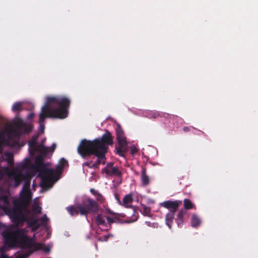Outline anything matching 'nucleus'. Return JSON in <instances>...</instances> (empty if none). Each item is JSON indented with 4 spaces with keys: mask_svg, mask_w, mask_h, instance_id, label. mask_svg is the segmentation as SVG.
<instances>
[{
    "mask_svg": "<svg viewBox=\"0 0 258 258\" xmlns=\"http://www.w3.org/2000/svg\"><path fill=\"white\" fill-rule=\"evenodd\" d=\"M34 113H30L28 116V119H32L34 117Z\"/></svg>",
    "mask_w": 258,
    "mask_h": 258,
    "instance_id": "obj_47",
    "label": "nucleus"
},
{
    "mask_svg": "<svg viewBox=\"0 0 258 258\" xmlns=\"http://www.w3.org/2000/svg\"><path fill=\"white\" fill-rule=\"evenodd\" d=\"M106 213H108V214H110V215H113V216L114 215H115V213H114V212H112V211L110 209H107L106 210Z\"/></svg>",
    "mask_w": 258,
    "mask_h": 258,
    "instance_id": "obj_43",
    "label": "nucleus"
},
{
    "mask_svg": "<svg viewBox=\"0 0 258 258\" xmlns=\"http://www.w3.org/2000/svg\"><path fill=\"white\" fill-rule=\"evenodd\" d=\"M0 258H11L10 256L7 255L5 254L4 253H1Z\"/></svg>",
    "mask_w": 258,
    "mask_h": 258,
    "instance_id": "obj_45",
    "label": "nucleus"
},
{
    "mask_svg": "<svg viewBox=\"0 0 258 258\" xmlns=\"http://www.w3.org/2000/svg\"><path fill=\"white\" fill-rule=\"evenodd\" d=\"M4 155L8 165L10 166H13L14 165L13 154L10 152H6L4 153Z\"/></svg>",
    "mask_w": 258,
    "mask_h": 258,
    "instance_id": "obj_23",
    "label": "nucleus"
},
{
    "mask_svg": "<svg viewBox=\"0 0 258 258\" xmlns=\"http://www.w3.org/2000/svg\"><path fill=\"white\" fill-rule=\"evenodd\" d=\"M20 235L21 232L19 229L14 231H5L3 233L5 242L9 245H13L17 242Z\"/></svg>",
    "mask_w": 258,
    "mask_h": 258,
    "instance_id": "obj_9",
    "label": "nucleus"
},
{
    "mask_svg": "<svg viewBox=\"0 0 258 258\" xmlns=\"http://www.w3.org/2000/svg\"><path fill=\"white\" fill-rule=\"evenodd\" d=\"M96 156L97 157V159L96 161L95 162V165H97V168H98L99 165L100 164H101L100 156Z\"/></svg>",
    "mask_w": 258,
    "mask_h": 258,
    "instance_id": "obj_39",
    "label": "nucleus"
},
{
    "mask_svg": "<svg viewBox=\"0 0 258 258\" xmlns=\"http://www.w3.org/2000/svg\"><path fill=\"white\" fill-rule=\"evenodd\" d=\"M150 115L151 117L153 118H156L159 116V114L156 112H151Z\"/></svg>",
    "mask_w": 258,
    "mask_h": 258,
    "instance_id": "obj_40",
    "label": "nucleus"
},
{
    "mask_svg": "<svg viewBox=\"0 0 258 258\" xmlns=\"http://www.w3.org/2000/svg\"><path fill=\"white\" fill-rule=\"evenodd\" d=\"M30 180L27 179L25 181V183L23 184L22 190H30Z\"/></svg>",
    "mask_w": 258,
    "mask_h": 258,
    "instance_id": "obj_33",
    "label": "nucleus"
},
{
    "mask_svg": "<svg viewBox=\"0 0 258 258\" xmlns=\"http://www.w3.org/2000/svg\"><path fill=\"white\" fill-rule=\"evenodd\" d=\"M33 220H36V224L32 227H29L31 228L32 231H36L37 230L41 225H43L46 224L48 221L46 214H44L39 220L38 219H34Z\"/></svg>",
    "mask_w": 258,
    "mask_h": 258,
    "instance_id": "obj_15",
    "label": "nucleus"
},
{
    "mask_svg": "<svg viewBox=\"0 0 258 258\" xmlns=\"http://www.w3.org/2000/svg\"><path fill=\"white\" fill-rule=\"evenodd\" d=\"M55 148H56V145L55 144H53L52 146H51L52 150L53 151L54 150Z\"/></svg>",
    "mask_w": 258,
    "mask_h": 258,
    "instance_id": "obj_50",
    "label": "nucleus"
},
{
    "mask_svg": "<svg viewBox=\"0 0 258 258\" xmlns=\"http://www.w3.org/2000/svg\"><path fill=\"white\" fill-rule=\"evenodd\" d=\"M183 206L185 210H190L192 209H196V207L194 204L191 202V201L188 199H185L183 200Z\"/></svg>",
    "mask_w": 258,
    "mask_h": 258,
    "instance_id": "obj_28",
    "label": "nucleus"
},
{
    "mask_svg": "<svg viewBox=\"0 0 258 258\" xmlns=\"http://www.w3.org/2000/svg\"><path fill=\"white\" fill-rule=\"evenodd\" d=\"M143 212L142 214L146 216H150L151 215V208L149 207H147L144 205H142Z\"/></svg>",
    "mask_w": 258,
    "mask_h": 258,
    "instance_id": "obj_31",
    "label": "nucleus"
},
{
    "mask_svg": "<svg viewBox=\"0 0 258 258\" xmlns=\"http://www.w3.org/2000/svg\"><path fill=\"white\" fill-rule=\"evenodd\" d=\"M95 222L98 225L107 226L104 217L101 214H97L95 218Z\"/></svg>",
    "mask_w": 258,
    "mask_h": 258,
    "instance_id": "obj_25",
    "label": "nucleus"
},
{
    "mask_svg": "<svg viewBox=\"0 0 258 258\" xmlns=\"http://www.w3.org/2000/svg\"><path fill=\"white\" fill-rule=\"evenodd\" d=\"M84 166H86L90 168H97V165H95V163H93L92 161L86 162L83 164Z\"/></svg>",
    "mask_w": 258,
    "mask_h": 258,
    "instance_id": "obj_34",
    "label": "nucleus"
},
{
    "mask_svg": "<svg viewBox=\"0 0 258 258\" xmlns=\"http://www.w3.org/2000/svg\"><path fill=\"white\" fill-rule=\"evenodd\" d=\"M28 203H27L24 199H21L20 198L19 200L15 201L14 202V207L13 208L22 210V208L24 207H26L28 206Z\"/></svg>",
    "mask_w": 258,
    "mask_h": 258,
    "instance_id": "obj_19",
    "label": "nucleus"
},
{
    "mask_svg": "<svg viewBox=\"0 0 258 258\" xmlns=\"http://www.w3.org/2000/svg\"><path fill=\"white\" fill-rule=\"evenodd\" d=\"M113 216H114L113 219H114V220L116 221V222H117L119 223H123L121 219H120L119 217H124L125 216V215L124 214H119L115 213V214Z\"/></svg>",
    "mask_w": 258,
    "mask_h": 258,
    "instance_id": "obj_32",
    "label": "nucleus"
},
{
    "mask_svg": "<svg viewBox=\"0 0 258 258\" xmlns=\"http://www.w3.org/2000/svg\"><path fill=\"white\" fill-rule=\"evenodd\" d=\"M103 171L108 175H114L117 176H121L122 175L121 172L118 169L117 167H113L111 170L104 168Z\"/></svg>",
    "mask_w": 258,
    "mask_h": 258,
    "instance_id": "obj_17",
    "label": "nucleus"
},
{
    "mask_svg": "<svg viewBox=\"0 0 258 258\" xmlns=\"http://www.w3.org/2000/svg\"><path fill=\"white\" fill-rule=\"evenodd\" d=\"M16 125L17 127V131L19 132L21 130H23V133L24 134L29 133L32 131L33 128V125L32 124L26 123L21 119H19L17 120L16 122ZM15 130H16V129ZM19 134L20 135V134Z\"/></svg>",
    "mask_w": 258,
    "mask_h": 258,
    "instance_id": "obj_12",
    "label": "nucleus"
},
{
    "mask_svg": "<svg viewBox=\"0 0 258 258\" xmlns=\"http://www.w3.org/2000/svg\"><path fill=\"white\" fill-rule=\"evenodd\" d=\"M174 212H169L165 216L166 224L171 229L175 215Z\"/></svg>",
    "mask_w": 258,
    "mask_h": 258,
    "instance_id": "obj_21",
    "label": "nucleus"
},
{
    "mask_svg": "<svg viewBox=\"0 0 258 258\" xmlns=\"http://www.w3.org/2000/svg\"><path fill=\"white\" fill-rule=\"evenodd\" d=\"M21 135H20L18 131L11 128L8 131L6 137L0 136V153L2 151V145L4 144L7 146L12 147H21L20 140Z\"/></svg>",
    "mask_w": 258,
    "mask_h": 258,
    "instance_id": "obj_5",
    "label": "nucleus"
},
{
    "mask_svg": "<svg viewBox=\"0 0 258 258\" xmlns=\"http://www.w3.org/2000/svg\"><path fill=\"white\" fill-rule=\"evenodd\" d=\"M106 218L107 220L108 224H109L110 225L113 223H116V221L114 220L113 218H111L109 216H106Z\"/></svg>",
    "mask_w": 258,
    "mask_h": 258,
    "instance_id": "obj_37",
    "label": "nucleus"
},
{
    "mask_svg": "<svg viewBox=\"0 0 258 258\" xmlns=\"http://www.w3.org/2000/svg\"><path fill=\"white\" fill-rule=\"evenodd\" d=\"M44 251L46 252H48L50 250L49 249V248L48 247H45L44 248Z\"/></svg>",
    "mask_w": 258,
    "mask_h": 258,
    "instance_id": "obj_48",
    "label": "nucleus"
},
{
    "mask_svg": "<svg viewBox=\"0 0 258 258\" xmlns=\"http://www.w3.org/2000/svg\"><path fill=\"white\" fill-rule=\"evenodd\" d=\"M67 211L72 216H76L79 215L80 213V211L79 209L78 208V206L77 207H75L73 206L68 207L66 208Z\"/></svg>",
    "mask_w": 258,
    "mask_h": 258,
    "instance_id": "obj_24",
    "label": "nucleus"
},
{
    "mask_svg": "<svg viewBox=\"0 0 258 258\" xmlns=\"http://www.w3.org/2000/svg\"><path fill=\"white\" fill-rule=\"evenodd\" d=\"M113 163L112 162H109L107 163V166L105 168H107V169H110L112 168L113 167Z\"/></svg>",
    "mask_w": 258,
    "mask_h": 258,
    "instance_id": "obj_42",
    "label": "nucleus"
},
{
    "mask_svg": "<svg viewBox=\"0 0 258 258\" xmlns=\"http://www.w3.org/2000/svg\"><path fill=\"white\" fill-rule=\"evenodd\" d=\"M137 152V149L136 147H134L131 149V153L132 154L136 153Z\"/></svg>",
    "mask_w": 258,
    "mask_h": 258,
    "instance_id": "obj_44",
    "label": "nucleus"
},
{
    "mask_svg": "<svg viewBox=\"0 0 258 258\" xmlns=\"http://www.w3.org/2000/svg\"><path fill=\"white\" fill-rule=\"evenodd\" d=\"M68 164V162L67 160L64 158H61L59 161L58 164L57 165L56 169L54 170L55 175H59L60 174L62 170L65 167V166Z\"/></svg>",
    "mask_w": 258,
    "mask_h": 258,
    "instance_id": "obj_18",
    "label": "nucleus"
},
{
    "mask_svg": "<svg viewBox=\"0 0 258 258\" xmlns=\"http://www.w3.org/2000/svg\"><path fill=\"white\" fill-rule=\"evenodd\" d=\"M141 181L142 185L146 186L149 184L150 179L149 176L146 174V169L144 167H142L141 171Z\"/></svg>",
    "mask_w": 258,
    "mask_h": 258,
    "instance_id": "obj_20",
    "label": "nucleus"
},
{
    "mask_svg": "<svg viewBox=\"0 0 258 258\" xmlns=\"http://www.w3.org/2000/svg\"><path fill=\"white\" fill-rule=\"evenodd\" d=\"M37 136H33L28 142L29 152L33 154L36 152L39 151V145L37 142Z\"/></svg>",
    "mask_w": 258,
    "mask_h": 258,
    "instance_id": "obj_14",
    "label": "nucleus"
},
{
    "mask_svg": "<svg viewBox=\"0 0 258 258\" xmlns=\"http://www.w3.org/2000/svg\"><path fill=\"white\" fill-rule=\"evenodd\" d=\"M81 216L87 217L88 214H94L99 211V206L97 202L91 198L83 200L81 204L78 205Z\"/></svg>",
    "mask_w": 258,
    "mask_h": 258,
    "instance_id": "obj_6",
    "label": "nucleus"
},
{
    "mask_svg": "<svg viewBox=\"0 0 258 258\" xmlns=\"http://www.w3.org/2000/svg\"><path fill=\"white\" fill-rule=\"evenodd\" d=\"M183 130L185 132H189L190 130H189V127H188V126H184L183 128Z\"/></svg>",
    "mask_w": 258,
    "mask_h": 258,
    "instance_id": "obj_46",
    "label": "nucleus"
},
{
    "mask_svg": "<svg viewBox=\"0 0 258 258\" xmlns=\"http://www.w3.org/2000/svg\"><path fill=\"white\" fill-rule=\"evenodd\" d=\"M33 211L36 214H39L41 213V208L39 206H36L33 208Z\"/></svg>",
    "mask_w": 258,
    "mask_h": 258,
    "instance_id": "obj_38",
    "label": "nucleus"
},
{
    "mask_svg": "<svg viewBox=\"0 0 258 258\" xmlns=\"http://www.w3.org/2000/svg\"><path fill=\"white\" fill-rule=\"evenodd\" d=\"M116 136L119 145V147L116 148V153L120 156H124V152L127 150V143L124 132L119 124L116 128Z\"/></svg>",
    "mask_w": 258,
    "mask_h": 258,
    "instance_id": "obj_7",
    "label": "nucleus"
},
{
    "mask_svg": "<svg viewBox=\"0 0 258 258\" xmlns=\"http://www.w3.org/2000/svg\"><path fill=\"white\" fill-rule=\"evenodd\" d=\"M22 109V103L20 102L15 103L12 107L13 112L20 111Z\"/></svg>",
    "mask_w": 258,
    "mask_h": 258,
    "instance_id": "obj_29",
    "label": "nucleus"
},
{
    "mask_svg": "<svg viewBox=\"0 0 258 258\" xmlns=\"http://www.w3.org/2000/svg\"><path fill=\"white\" fill-rule=\"evenodd\" d=\"M7 212L12 221L17 226L23 225L25 222L28 227H32L36 224V220H31L23 213L22 210L12 208L9 209Z\"/></svg>",
    "mask_w": 258,
    "mask_h": 258,
    "instance_id": "obj_3",
    "label": "nucleus"
},
{
    "mask_svg": "<svg viewBox=\"0 0 258 258\" xmlns=\"http://www.w3.org/2000/svg\"><path fill=\"white\" fill-rule=\"evenodd\" d=\"M187 211L181 209L178 213L176 218V222L178 227H181L185 220V216L187 215Z\"/></svg>",
    "mask_w": 258,
    "mask_h": 258,
    "instance_id": "obj_16",
    "label": "nucleus"
},
{
    "mask_svg": "<svg viewBox=\"0 0 258 258\" xmlns=\"http://www.w3.org/2000/svg\"><path fill=\"white\" fill-rule=\"evenodd\" d=\"M124 205H126L133 202V198L132 194L126 195L124 196L122 200Z\"/></svg>",
    "mask_w": 258,
    "mask_h": 258,
    "instance_id": "obj_30",
    "label": "nucleus"
},
{
    "mask_svg": "<svg viewBox=\"0 0 258 258\" xmlns=\"http://www.w3.org/2000/svg\"><path fill=\"white\" fill-rule=\"evenodd\" d=\"M35 169L40 174L51 175L52 173V169H48L45 167L43 163V158L41 156H38L36 158L35 162Z\"/></svg>",
    "mask_w": 258,
    "mask_h": 258,
    "instance_id": "obj_10",
    "label": "nucleus"
},
{
    "mask_svg": "<svg viewBox=\"0 0 258 258\" xmlns=\"http://www.w3.org/2000/svg\"><path fill=\"white\" fill-rule=\"evenodd\" d=\"M31 193L30 190H22L21 192L20 199H24L25 201L28 204L29 201L31 199Z\"/></svg>",
    "mask_w": 258,
    "mask_h": 258,
    "instance_id": "obj_22",
    "label": "nucleus"
},
{
    "mask_svg": "<svg viewBox=\"0 0 258 258\" xmlns=\"http://www.w3.org/2000/svg\"><path fill=\"white\" fill-rule=\"evenodd\" d=\"M25 176L21 173H19L15 175L14 179L16 186H19L21 183L22 181L25 179Z\"/></svg>",
    "mask_w": 258,
    "mask_h": 258,
    "instance_id": "obj_26",
    "label": "nucleus"
},
{
    "mask_svg": "<svg viewBox=\"0 0 258 258\" xmlns=\"http://www.w3.org/2000/svg\"><path fill=\"white\" fill-rule=\"evenodd\" d=\"M90 192L92 195L95 196H96L99 194V192H98V191L95 190L94 188L90 189Z\"/></svg>",
    "mask_w": 258,
    "mask_h": 258,
    "instance_id": "obj_41",
    "label": "nucleus"
},
{
    "mask_svg": "<svg viewBox=\"0 0 258 258\" xmlns=\"http://www.w3.org/2000/svg\"><path fill=\"white\" fill-rule=\"evenodd\" d=\"M70 100L64 96L47 97L39 114L40 129L43 133L46 117L63 119L68 116Z\"/></svg>",
    "mask_w": 258,
    "mask_h": 258,
    "instance_id": "obj_1",
    "label": "nucleus"
},
{
    "mask_svg": "<svg viewBox=\"0 0 258 258\" xmlns=\"http://www.w3.org/2000/svg\"><path fill=\"white\" fill-rule=\"evenodd\" d=\"M181 204V201L176 200L172 201L169 200L161 203V206L168 209L169 212L175 213Z\"/></svg>",
    "mask_w": 258,
    "mask_h": 258,
    "instance_id": "obj_11",
    "label": "nucleus"
},
{
    "mask_svg": "<svg viewBox=\"0 0 258 258\" xmlns=\"http://www.w3.org/2000/svg\"><path fill=\"white\" fill-rule=\"evenodd\" d=\"M7 212L12 221L17 226L23 225L25 222L28 227H32L36 224V220H31L23 213L22 210L12 208L9 209Z\"/></svg>",
    "mask_w": 258,
    "mask_h": 258,
    "instance_id": "obj_4",
    "label": "nucleus"
},
{
    "mask_svg": "<svg viewBox=\"0 0 258 258\" xmlns=\"http://www.w3.org/2000/svg\"><path fill=\"white\" fill-rule=\"evenodd\" d=\"M96 200L100 203H103L105 200L104 197L100 194H98L96 196Z\"/></svg>",
    "mask_w": 258,
    "mask_h": 258,
    "instance_id": "obj_36",
    "label": "nucleus"
},
{
    "mask_svg": "<svg viewBox=\"0 0 258 258\" xmlns=\"http://www.w3.org/2000/svg\"><path fill=\"white\" fill-rule=\"evenodd\" d=\"M201 223V220L198 216L194 214L191 219V225L193 227H197L200 225Z\"/></svg>",
    "mask_w": 258,
    "mask_h": 258,
    "instance_id": "obj_27",
    "label": "nucleus"
},
{
    "mask_svg": "<svg viewBox=\"0 0 258 258\" xmlns=\"http://www.w3.org/2000/svg\"><path fill=\"white\" fill-rule=\"evenodd\" d=\"M77 152L83 158H88L92 155L95 156H100L101 163L103 165L105 164V154L107 151L77 148Z\"/></svg>",
    "mask_w": 258,
    "mask_h": 258,
    "instance_id": "obj_8",
    "label": "nucleus"
},
{
    "mask_svg": "<svg viewBox=\"0 0 258 258\" xmlns=\"http://www.w3.org/2000/svg\"><path fill=\"white\" fill-rule=\"evenodd\" d=\"M43 244L40 243H35L33 244V247L36 250H40L42 249Z\"/></svg>",
    "mask_w": 258,
    "mask_h": 258,
    "instance_id": "obj_35",
    "label": "nucleus"
},
{
    "mask_svg": "<svg viewBox=\"0 0 258 258\" xmlns=\"http://www.w3.org/2000/svg\"><path fill=\"white\" fill-rule=\"evenodd\" d=\"M55 171L52 170V173L51 175H46V174H40L39 173V175L42 178V181L41 183V186L43 188H47L50 185V181L53 179L55 177Z\"/></svg>",
    "mask_w": 258,
    "mask_h": 258,
    "instance_id": "obj_13",
    "label": "nucleus"
},
{
    "mask_svg": "<svg viewBox=\"0 0 258 258\" xmlns=\"http://www.w3.org/2000/svg\"><path fill=\"white\" fill-rule=\"evenodd\" d=\"M108 239V235H104L103 236V240L104 241H107Z\"/></svg>",
    "mask_w": 258,
    "mask_h": 258,
    "instance_id": "obj_49",
    "label": "nucleus"
},
{
    "mask_svg": "<svg viewBox=\"0 0 258 258\" xmlns=\"http://www.w3.org/2000/svg\"><path fill=\"white\" fill-rule=\"evenodd\" d=\"M112 144V136L111 133L107 131L101 138H96L93 141L82 140L78 148L107 151L108 146Z\"/></svg>",
    "mask_w": 258,
    "mask_h": 258,
    "instance_id": "obj_2",
    "label": "nucleus"
}]
</instances>
